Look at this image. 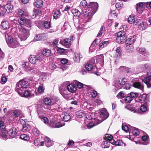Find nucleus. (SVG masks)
Listing matches in <instances>:
<instances>
[{"instance_id": "f257e3e1", "label": "nucleus", "mask_w": 151, "mask_h": 151, "mask_svg": "<svg viewBox=\"0 0 151 151\" xmlns=\"http://www.w3.org/2000/svg\"><path fill=\"white\" fill-rule=\"evenodd\" d=\"M98 7V4L96 2H90L88 6V11L90 12L85 11L83 12V14L85 19L84 20L83 22L86 23L91 19L92 15L95 12Z\"/></svg>"}, {"instance_id": "f03ea898", "label": "nucleus", "mask_w": 151, "mask_h": 151, "mask_svg": "<svg viewBox=\"0 0 151 151\" xmlns=\"http://www.w3.org/2000/svg\"><path fill=\"white\" fill-rule=\"evenodd\" d=\"M17 30L18 37L21 41L26 40L29 35V31L24 26L18 25Z\"/></svg>"}, {"instance_id": "7ed1b4c3", "label": "nucleus", "mask_w": 151, "mask_h": 151, "mask_svg": "<svg viewBox=\"0 0 151 151\" xmlns=\"http://www.w3.org/2000/svg\"><path fill=\"white\" fill-rule=\"evenodd\" d=\"M120 29L121 30L117 33L116 39V42L118 43L123 42L127 37L126 35L127 29V26L124 25L121 26Z\"/></svg>"}, {"instance_id": "20e7f679", "label": "nucleus", "mask_w": 151, "mask_h": 151, "mask_svg": "<svg viewBox=\"0 0 151 151\" xmlns=\"http://www.w3.org/2000/svg\"><path fill=\"white\" fill-rule=\"evenodd\" d=\"M5 37L7 43L9 47L13 48L17 47L19 46L20 44L19 42L16 39H13L11 36V33H8L7 32L5 33Z\"/></svg>"}, {"instance_id": "39448f33", "label": "nucleus", "mask_w": 151, "mask_h": 151, "mask_svg": "<svg viewBox=\"0 0 151 151\" xmlns=\"http://www.w3.org/2000/svg\"><path fill=\"white\" fill-rule=\"evenodd\" d=\"M28 86V83L27 81L23 80L20 81L16 84L15 91L19 95H22V91H24V89L26 88Z\"/></svg>"}, {"instance_id": "423d86ee", "label": "nucleus", "mask_w": 151, "mask_h": 151, "mask_svg": "<svg viewBox=\"0 0 151 151\" xmlns=\"http://www.w3.org/2000/svg\"><path fill=\"white\" fill-rule=\"evenodd\" d=\"M43 59V56L41 54L36 55H31L29 58V61L32 64L38 63Z\"/></svg>"}, {"instance_id": "0eeeda50", "label": "nucleus", "mask_w": 151, "mask_h": 151, "mask_svg": "<svg viewBox=\"0 0 151 151\" xmlns=\"http://www.w3.org/2000/svg\"><path fill=\"white\" fill-rule=\"evenodd\" d=\"M134 24L138 26L139 29L142 30L146 29L147 26V24L146 21L141 19H137Z\"/></svg>"}, {"instance_id": "6e6552de", "label": "nucleus", "mask_w": 151, "mask_h": 151, "mask_svg": "<svg viewBox=\"0 0 151 151\" xmlns=\"http://www.w3.org/2000/svg\"><path fill=\"white\" fill-rule=\"evenodd\" d=\"M19 25L24 26V27L25 26L30 28L32 26V22L30 19L21 18L20 20H19Z\"/></svg>"}, {"instance_id": "1a4fd4ad", "label": "nucleus", "mask_w": 151, "mask_h": 151, "mask_svg": "<svg viewBox=\"0 0 151 151\" xmlns=\"http://www.w3.org/2000/svg\"><path fill=\"white\" fill-rule=\"evenodd\" d=\"M5 127L4 122L0 120V135L4 137H6L7 134V131Z\"/></svg>"}, {"instance_id": "9d476101", "label": "nucleus", "mask_w": 151, "mask_h": 151, "mask_svg": "<svg viewBox=\"0 0 151 151\" xmlns=\"http://www.w3.org/2000/svg\"><path fill=\"white\" fill-rule=\"evenodd\" d=\"M94 66L96 67V64L94 60L92 59L90 61L89 63L86 64L85 68L87 70L90 71L94 68Z\"/></svg>"}, {"instance_id": "9b49d317", "label": "nucleus", "mask_w": 151, "mask_h": 151, "mask_svg": "<svg viewBox=\"0 0 151 151\" xmlns=\"http://www.w3.org/2000/svg\"><path fill=\"white\" fill-rule=\"evenodd\" d=\"M20 123L22 126V130L24 132L28 131L30 127L29 124L23 119L21 120Z\"/></svg>"}, {"instance_id": "f8f14e48", "label": "nucleus", "mask_w": 151, "mask_h": 151, "mask_svg": "<svg viewBox=\"0 0 151 151\" xmlns=\"http://www.w3.org/2000/svg\"><path fill=\"white\" fill-rule=\"evenodd\" d=\"M99 114L101 118L102 121H104L109 116L107 111L104 109L101 110L100 111Z\"/></svg>"}, {"instance_id": "ddd939ff", "label": "nucleus", "mask_w": 151, "mask_h": 151, "mask_svg": "<svg viewBox=\"0 0 151 151\" xmlns=\"http://www.w3.org/2000/svg\"><path fill=\"white\" fill-rule=\"evenodd\" d=\"M17 129L15 128H12L10 129L8 132H7V134L9 135L11 138L14 137L17 134Z\"/></svg>"}, {"instance_id": "4468645a", "label": "nucleus", "mask_w": 151, "mask_h": 151, "mask_svg": "<svg viewBox=\"0 0 151 151\" xmlns=\"http://www.w3.org/2000/svg\"><path fill=\"white\" fill-rule=\"evenodd\" d=\"M13 9V6L10 3H8L5 5L4 6V11L6 13H9L12 12Z\"/></svg>"}, {"instance_id": "2eb2a0df", "label": "nucleus", "mask_w": 151, "mask_h": 151, "mask_svg": "<svg viewBox=\"0 0 151 151\" xmlns=\"http://www.w3.org/2000/svg\"><path fill=\"white\" fill-rule=\"evenodd\" d=\"M136 38L135 36H130L125 40L126 45H132L136 40Z\"/></svg>"}, {"instance_id": "dca6fc26", "label": "nucleus", "mask_w": 151, "mask_h": 151, "mask_svg": "<svg viewBox=\"0 0 151 151\" xmlns=\"http://www.w3.org/2000/svg\"><path fill=\"white\" fill-rule=\"evenodd\" d=\"M47 38L45 34H41L37 35L34 38V41H36L38 40H45Z\"/></svg>"}, {"instance_id": "f3484780", "label": "nucleus", "mask_w": 151, "mask_h": 151, "mask_svg": "<svg viewBox=\"0 0 151 151\" xmlns=\"http://www.w3.org/2000/svg\"><path fill=\"white\" fill-rule=\"evenodd\" d=\"M54 123L53 121H51L50 124V126L52 128H59L65 125V124H62L60 122H57L55 124L53 125Z\"/></svg>"}, {"instance_id": "a211bd4d", "label": "nucleus", "mask_w": 151, "mask_h": 151, "mask_svg": "<svg viewBox=\"0 0 151 151\" xmlns=\"http://www.w3.org/2000/svg\"><path fill=\"white\" fill-rule=\"evenodd\" d=\"M67 89L68 91L71 93H74L76 90V86L74 84H70L68 85Z\"/></svg>"}, {"instance_id": "6ab92c4d", "label": "nucleus", "mask_w": 151, "mask_h": 151, "mask_svg": "<svg viewBox=\"0 0 151 151\" xmlns=\"http://www.w3.org/2000/svg\"><path fill=\"white\" fill-rule=\"evenodd\" d=\"M80 8L82 10H87L88 9V5L87 2L86 0L81 1L79 5Z\"/></svg>"}, {"instance_id": "aec40b11", "label": "nucleus", "mask_w": 151, "mask_h": 151, "mask_svg": "<svg viewBox=\"0 0 151 151\" xmlns=\"http://www.w3.org/2000/svg\"><path fill=\"white\" fill-rule=\"evenodd\" d=\"M146 101L147 102L144 103L142 105L140 108V110L143 112H146L147 111V107L149 106V100H147Z\"/></svg>"}, {"instance_id": "412c9836", "label": "nucleus", "mask_w": 151, "mask_h": 151, "mask_svg": "<svg viewBox=\"0 0 151 151\" xmlns=\"http://www.w3.org/2000/svg\"><path fill=\"white\" fill-rule=\"evenodd\" d=\"M129 133H132L135 136L138 135L139 134V129L134 127H131L130 129Z\"/></svg>"}, {"instance_id": "4be33fe9", "label": "nucleus", "mask_w": 151, "mask_h": 151, "mask_svg": "<svg viewBox=\"0 0 151 151\" xmlns=\"http://www.w3.org/2000/svg\"><path fill=\"white\" fill-rule=\"evenodd\" d=\"M74 39L73 36H72L70 38H66L64 40V45H70Z\"/></svg>"}, {"instance_id": "5701e85b", "label": "nucleus", "mask_w": 151, "mask_h": 151, "mask_svg": "<svg viewBox=\"0 0 151 151\" xmlns=\"http://www.w3.org/2000/svg\"><path fill=\"white\" fill-rule=\"evenodd\" d=\"M9 27V23L8 21H6L2 22L1 26V29L3 30L7 29Z\"/></svg>"}, {"instance_id": "b1692460", "label": "nucleus", "mask_w": 151, "mask_h": 151, "mask_svg": "<svg viewBox=\"0 0 151 151\" xmlns=\"http://www.w3.org/2000/svg\"><path fill=\"white\" fill-rule=\"evenodd\" d=\"M82 55L79 52H76L74 53V60L77 62H79L80 59L82 58Z\"/></svg>"}, {"instance_id": "393cba45", "label": "nucleus", "mask_w": 151, "mask_h": 151, "mask_svg": "<svg viewBox=\"0 0 151 151\" xmlns=\"http://www.w3.org/2000/svg\"><path fill=\"white\" fill-rule=\"evenodd\" d=\"M133 86L134 88L140 89L142 91L144 90V86L140 82H135L133 83Z\"/></svg>"}, {"instance_id": "a878e982", "label": "nucleus", "mask_w": 151, "mask_h": 151, "mask_svg": "<svg viewBox=\"0 0 151 151\" xmlns=\"http://www.w3.org/2000/svg\"><path fill=\"white\" fill-rule=\"evenodd\" d=\"M144 5L142 2L136 4V9L137 12L138 13H140L142 11L141 9L144 8Z\"/></svg>"}, {"instance_id": "bb28decb", "label": "nucleus", "mask_w": 151, "mask_h": 151, "mask_svg": "<svg viewBox=\"0 0 151 151\" xmlns=\"http://www.w3.org/2000/svg\"><path fill=\"white\" fill-rule=\"evenodd\" d=\"M17 14L19 17L23 18H24V17H25L28 16V13L24 12L23 10L21 9H19L18 10Z\"/></svg>"}, {"instance_id": "cd10ccee", "label": "nucleus", "mask_w": 151, "mask_h": 151, "mask_svg": "<svg viewBox=\"0 0 151 151\" xmlns=\"http://www.w3.org/2000/svg\"><path fill=\"white\" fill-rule=\"evenodd\" d=\"M44 142L45 145L47 147H49L52 145V142L51 140L49 138L47 137H45L44 138Z\"/></svg>"}, {"instance_id": "c85d7f7f", "label": "nucleus", "mask_w": 151, "mask_h": 151, "mask_svg": "<svg viewBox=\"0 0 151 151\" xmlns=\"http://www.w3.org/2000/svg\"><path fill=\"white\" fill-rule=\"evenodd\" d=\"M96 66L99 64H101L104 62L103 57L100 55L96 57Z\"/></svg>"}, {"instance_id": "c756f323", "label": "nucleus", "mask_w": 151, "mask_h": 151, "mask_svg": "<svg viewBox=\"0 0 151 151\" xmlns=\"http://www.w3.org/2000/svg\"><path fill=\"white\" fill-rule=\"evenodd\" d=\"M147 95L145 94H143L142 95H140L139 97V101L142 103L143 102L145 103L147 101H146L147 100H148L147 98Z\"/></svg>"}, {"instance_id": "7c9ffc66", "label": "nucleus", "mask_w": 151, "mask_h": 151, "mask_svg": "<svg viewBox=\"0 0 151 151\" xmlns=\"http://www.w3.org/2000/svg\"><path fill=\"white\" fill-rule=\"evenodd\" d=\"M142 81L145 83L148 88L151 87V78H145L142 80Z\"/></svg>"}, {"instance_id": "2f4dec72", "label": "nucleus", "mask_w": 151, "mask_h": 151, "mask_svg": "<svg viewBox=\"0 0 151 151\" xmlns=\"http://www.w3.org/2000/svg\"><path fill=\"white\" fill-rule=\"evenodd\" d=\"M116 52L114 55V57L116 59L119 58L121 55V52L120 47H118L116 50Z\"/></svg>"}, {"instance_id": "473e14b6", "label": "nucleus", "mask_w": 151, "mask_h": 151, "mask_svg": "<svg viewBox=\"0 0 151 151\" xmlns=\"http://www.w3.org/2000/svg\"><path fill=\"white\" fill-rule=\"evenodd\" d=\"M77 86L79 88H85L84 86L87 87L88 90L91 89V87L90 86H87L84 84L78 82L77 83Z\"/></svg>"}, {"instance_id": "72a5a7b5", "label": "nucleus", "mask_w": 151, "mask_h": 151, "mask_svg": "<svg viewBox=\"0 0 151 151\" xmlns=\"http://www.w3.org/2000/svg\"><path fill=\"white\" fill-rule=\"evenodd\" d=\"M43 3V1L41 0H37L33 4L36 7L39 8L42 7Z\"/></svg>"}, {"instance_id": "f704fd0d", "label": "nucleus", "mask_w": 151, "mask_h": 151, "mask_svg": "<svg viewBox=\"0 0 151 151\" xmlns=\"http://www.w3.org/2000/svg\"><path fill=\"white\" fill-rule=\"evenodd\" d=\"M61 14V13L60 10H57L54 11L53 17L54 19H57L58 18Z\"/></svg>"}, {"instance_id": "c9c22d12", "label": "nucleus", "mask_w": 151, "mask_h": 151, "mask_svg": "<svg viewBox=\"0 0 151 151\" xmlns=\"http://www.w3.org/2000/svg\"><path fill=\"white\" fill-rule=\"evenodd\" d=\"M42 54H41L43 56L44 55L48 57L50 55L51 52L50 50L45 49L42 51Z\"/></svg>"}, {"instance_id": "e433bc0d", "label": "nucleus", "mask_w": 151, "mask_h": 151, "mask_svg": "<svg viewBox=\"0 0 151 151\" xmlns=\"http://www.w3.org/2000/svg\"><path fill=\"white\" fill-rule=\"evenodd\" d=\"M76 115L77 117L81 118L85 116V112L81 110L78 111L76 112Z\"/></svg>"}, {"instance_id": "4c0bfd02", "label": "nucleus", "mask_w": 151, "mask_h": 151, "mask_svg": "<svg viewBox=\"0 0 151 151\" xmlns=\"http://www.w3.org/2000/svg\"><path fill=\"white\" fill-rule=\"evenodd\" d=\"M109 43V42L108 41H102L100 42L99 45V48L101 49L106 47Z\"/></svg>"}, {"instance_id": "58836bf2", "label": "nucleus", "mask_w": 151, "mask_h": 151, "mask_svg": "<svg viewBox=\"0 0 151 151\" xmlns=\"http://www.w3.org/2000/svg\"><path fill=\"white\" fill-rule=\"evenodd\" d=\"M22 95H19L22 97H28L31 96V94L29 91H25L23 93L22 92Z\"/></svg>"}, {"instance_id": "ea45409f", "label": "nucleus", "mask_w": 151, "mask_h": 151, "mask_svg": "<svg viewBox=\"0 0 151 151\" xmlns=\"http://www.w3.org/2000/svg\"><path fill=\"white\" fill-rule=\"evenodd\" d=\"M73 14L75 16L79 17L81 15V12L77 9H73L72 10Z\"/></svg>"}, {"instance_id": "a19ab883", "label": "nucleus", "mask_w": 151, "mask_h": 151, "mask_svg": "<svg viewBox=\"0 0 151 151\" xmlns=\"http://www.w3.org/2000/svg\"><path fill=\"white\" fill-rule=\"evenodd\" d=\"M126 50L127 52H132L133 50L134 47L132 45H126Z\"/></svg>"}, {"instance_id": "79ce46f5", "label": "nucleus", "mask_w": 151, "mask_h": 151, "mask_svg": "<svg viewBox=\"0 0 151 151\" xmlns=\"http://www.w3.org/2000/svg\"><path fill=\"white\" fill-rule=\"evenodd\" d=\"M128 22L130 24H132L133 22L134 23L135 22V17L133 15H131L128 18Z\"/></svg>"}, {"instance_id": "37998d69", "label": "nucleus", "mask_w": 151, "mask_h": 151, "mask_svg": "<svg viewBox=\"0 0 151 151\" xmlns=\"http://www.w3.org/2000/svg\"><path fill=\"white\" fill-rule=\"evenodd\" d=\"M44 101L45 105L49 106L51 104L52 101L50 98L46 97L44 99Z\"/></svg>"}, {"instance_id": "c03bdc74", "label": "nucleus", "mask_w": 151, "mask_h": 151, "mask_svg": "<svg viewBox=\"0 0 151 151\" xmlns=\"http://www.w3.org/2000/svg\"><path fill=\"white\" fill-rule=\"evenodd\" d=\"M126 94L124 91L120 92L116 96V97L119 98H123L125 97Z\"/></svg>"}, {"instance_id": "a18cd8bd", "label": "nucleus", "mask_w": 151, "mask_h": 151, "mask_svg": "<svg viewBox=\"0 0 151 151\" xmlns=\"http://www.w3.org/2000/svg\"><path fill=\"white\" fill-rule=\"evenodd\" d=\"M70 116L68 114H66L63 117V120L65 122H68L70 119Z\"/></svg>"}, {"instance_id": "49530a36", "label": "nucleus", "mask_w": 151, "mask_h": 151, "mask_svg": "<svg viewBox=\"0 0 151 151\" xmlns=\"http://www.w3.org/2000/svg\"><path fill=\"white\" fill-rule=\"evenodd\" d=\"M13 114H14L13 116V118H16L19 116L20 115V112L19 110H16L14 111Z\"/></svg>"}, {"instance_id": "de8ad7c7", "label": "nucleus", "mask_w": 151, "mask_h": 151, "mask_svg": "<svg viewBox=\"0 0 151 151\" xmlns=\"http://www.w3.org/2000/svg\"><path fill=\"white\" fill-rule=\"evenodd\" d=\"M33 133L35 136H38L40 133V132L37 128L34 127L33 129Z\"/></svg>"}, {"instance_id": "09e8293b", "label": "nucleus", "mask_w": 151, "mask_h": 151, "mask_svg": "<svg viewBox=\"0 0 151 151\" xmlns=\"http://www.w3.org/2000/svg\"><path fill=\"white\" fill-rule=\"evenodd\" d=\"M20 138L21 139L24 140H28L29 139V136L25 134H21L20 135Z\"/></svg>"}, {"instance_id": "8fccbe9b", "label": "nucleus", "mask_w": 151, "mask_h": 151, "mask_svg": "<svg viewBox=\"0 0 151 151\" xmlns=\"http://www.w3.org/2000/svg\"><path fill=\"white\" fill-rule=\"evenodd\" d=\"M126 79L125 78H120L119 79V82L121 85H123L126 83Z\"/></svg>"}, {"instance_id": "3c124183", "label": "nucleus", "mask_w": 151, "mask_h": 151, "mask_svg": "<svg viewBox=\"0 0 151 151\" xmlns=\"http://www.w3.org/2000/svg\"><path fill=\"white\" fill-rule=\"evenodd\" d=\"M44 90L45 88L43 86V84H41L38 88V91L40 93H43L44 92Z\"/></svg>"}, {"instance_id": "603ef678", "label": "nucleus", "mask_w": 151, "mask_h": 151, "mask_svg": "<svg viewBox=\"0 0 151 151\" xmlns=\"http://www.w3.org/2000/svg\"><path fill=\"white\" fill-rule=\"evenodd\" d=\"M103 147L104 148L109 147L110 146V142L106 140L103 142Z\"/></svg>"}, {"instance_id": "864d4df0", "label": "nucleus", "mask_w": 151, "mask_h": 151, "mask_svg": "<svg viewBox=\"0 0 151 151\" xmlns=\"http://www.w3.org/2000/svg\"><path fill=\"white\" fill-rule=\"evenodd\" d=\"M37 10L36 9L34 10L32 13L30 14V16L32 18L34 19L36 17L37 13Z\"/></svg>"}, {"instance_id": "5fc2aeb1", "label": "nucleus", "mask_w": 151, "mask_h": 151, "mask_svg": "<svg viewBox=\"0 0 151 151\" xmlns=\"http://www.w3.org/2000/svg\"><path fill=\"white\" fill-rule=\"evenodd\" d=\"M95 126V124L93 123V122L91 120V121H90L89 123L87 124V127L88 128L90 129Z\"/></svg>"}, {"instance_id": "6e6d98bb", "label": "nucleus", "mask_w": 151, "mask_h": 151, "mask_svg": "<svg viewBox=\"0 0 151 151\" xmlns=\"http://www.w3.org/2000/svg\"><path fill=\"white\" fill-rule=\"evenodd\" d=\"M132 99L135 98H137L138 96V94L137 93H134L133 92H132L130 93L129 95Z\"/></svg>"}, {"instance_id": "4d7b16f0", "label": "nucleus", "mask_w": 151, "mask_h": 151, "mask_svg": "<svg viewBox=\"0 0 151 151\" xmlns=\"http://www.w3.org/2000/svg\"><path fill=\"white\" fill-rule=\"evenodd\" d=\"M56 66L55 64L52 63H50L49 65V68L51 70H54L55 69Z\"/></svg>"}, {"instance_id": "13d9d810", "label": "nucleus", "mask_w": 151, "mask_h": 151, "mask_svg": "<svg viewBox=\"0 0 151 151\" xmlns=\"http://www.w3.org/2000/svg\"><path fill=\"white\" fill-rule=\"evenodd\" d=\"M44 26L46 29H49L51 27V25L49 22L46 21L44 23Z\"/></svg>"}, {"instance_id": "bf43d9fd", "label": "nucleus", "mask_w": 151, "mask_h": 151, "mask_svg": "<svg viewBox=\"0 0 151 151\" xmlns=\"http://www.w3.org/2000/svg\"><path fill=\"white\" fill-rule=\"evenodd\" d=\"M130 128H130L127 125H122V129L126 132H128V131H129V132Z\"/></svg>"}, {"instance_id": "052dcab7", "label": "nucleus", "mask_w": 151, "mask_h": 151, "mask_svg": "<svg viewBox=\"0 0 151 151\" xmlns=\"http://www.w3.org/2000/svg\"><path fill=\"white\" fill-rule=\"evenodd\" d=\"M124 100L126 103H130L132 101V99L130 96H127L125 98Z\"/></svg>"}, {"instance_id": "680f3d73", "label": "nucleus", "mask_w": 151, "mask_h": 151, "mask_svg": "<svg viewBox=\"0 0 151 151\" xmlns=\"http://www.w3.org/2000/svg\"><path fill=\"white\" fill-rule=\"evenodd\" d=\"M59 90L60 93L63 96L65 95V91L64 90L62 87H60L59 88Z\"/></svg>"}, {"instance_id": "e2e57ef3", "label": "nucleus", "mask_w": 151, "mask_h": 151, "mask_svg": "<svg viewBox=\"0 0 151 151\" xmlns=\"http://www.w3.org/2000/svg\"><path fill=\"white\" fill-rule=\"evenodd\" d=\"M92 121L93 122L95 125H96L98 124L101 123V122L100 120H99L98 119H92Z\"/></svg>"}, {"instance_id": "0e129e2a", "label": "nucleus", "mask_w": 151, "mask_h": 151, "mask_svg": "<svg viewBox=\"0 0 151 151\" xmlns=\"http://www.w3.org/2000/svg\"><path fill=\"white\" fill-rule=\"evenodd\" d=\"M91 93V96L93 98L96 97L97 95V93L96 91H92Z\"/></svg>"}, {"instance_id": "69168bd1", "label": "nucleus", "mask_w": 151, "mask_h": 151, "mask_svg": "<svg viewBox=\"0 0 151 151\" xmlns=\"http://www.w3.org/2000/svg\"><path fill=\"white\" fill-rule=\"evenodd\" d=\"M123 142L120 140H118L116 141V142L115 144L116 146H120L123 145Z\"/></svg>"}, {"instance_id": "338daca9", "label": "nucleus", "mask_w": 151, "mask_h": 151, "mask_svg": "<svg viewBox=\"0 0 151 151\" xmlns=\"http://www.w3.org/2000/svg\"><path fill=\"white\" fill-rule=\"evenodd\" d=\"M132 87V86L129 83H127L125 86H124L123 88L126 89H129L130 88Z\"/></svg>"}, {"instance_id": "774afa93", "label": "nucleus", "mask_w": 151, "mask_h": 151, "mask_svg": "<svg viewBox=\"0 0 151 151\" xmlns=\"http://www.w3.org/2000/svg\"><path fill=\"white\" fill-rule=\"evenodd\" d=\"M46 76H41L39 78V80L41 82L44 81H46Z\"/></svg>"}]
</instances>
